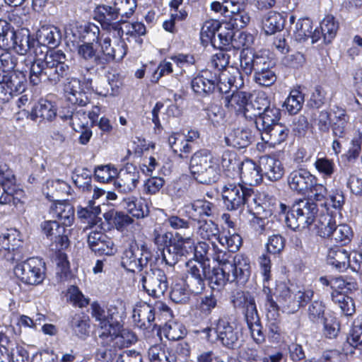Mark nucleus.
<instances>
[{"instance_id":"1","label":"nucleus","mask_w":362,"mask_h":362,"mask_svg":"<svg viewBox=\"0 0 362 362\" xmlns=\"http://www.w3.org/2000/svg\"><path fill=\"white\" fill-rule=\"evenodd\" d=\"M90 309L91 316L97 322L98 344L100 346L122 349L136 342L137 337L134 332L124 327L117 320L119 310L116 305L110 304L105 309L97 302H93Z\"/></svg>"},{"instance_id":"2","label":"nucleus","mask_w":362,"mask_h":362,"mask_svg":"<svg viewBox=\"0 0 362 362\" xmlns=\"http://www.w3.org/2000/svg\"><path fill=\"white\" fill-rule=\"evenodd\" d=\"M70 72L66 56L62 50L47 53L43 59H35L30 67L29 82L33 86L40 83L56 85Z\"/></svg>"},{"instance_id":"3","label":"nucleus","mask_w":362,"mask_h":362,"mask_svg":"<svg viewBox=\"0 0 362 362\" xmlns=\"http://www.w3.org/2000/svg\"><path fill=\"white\" fill-rule=\"evenodd\" d=\"M223 204L228 211L244 209L251 214H260L266 211V206L262 204L261 198L255 192L253 187L246 184L228 182L221 189Z\"/></svg>"},{"instance_id":"4","label":"nucleus","mask_w":362,"mask_h":362,"mask_svg":"<svg viewBox=\"0 0 362 362\" xmlns=\"http://www.w3.org/2000/svg\"><path fill=\"white\" fill-rule=\"evenodd\" d=\"M189 168L193 178L201 184L210 185L219 178L218 160L206 149L199 150L192 156Z\"/></svg>"},{"instance_id":"5","label":"nucleus","mask_w":362,"mask_h":362,"mask_svg":"<svg viewBox=\"0 0 362 362\" xmlns=\"http://www.w3.org/2000/svg\"><path fill=\"white\" fill-rule=\"evenodd\" d=\"M171 317L170 308L162 301H156L153 305L139 302L133 309L132 319L141 329H149L156 325V320Z\"/></svg>"},{"instance_id":"6","label":"nucleus","mask_w":362,"mask_h":362,"mask_svg":"<svg viewBox=\"0 0 362 362\" xmlns=\"http://www.w3.org/2000/svg\"><path fill=\"white\" fill-rule=\"evenodd\" d=\"M317 211V204L309 199H300L288 211L286 223L293 230L307 228L314 222Z\"/></svg>"},{"instance_id":"7","label":"nucleus","mask_w":362,"mask_h":362,"mask_svg":"<svg viewBox=\"0 0 362 362\" xmlns=\"http://www.w3.org/2000/svg\"><path fill=\"white\" fill-rule=\"evenodd\" d=\"M241 70L247 76L264 74L275 69L274 63L266 54L255 52L251 49H244L240 54Z\"/></svg>"},{"instance_id":"8","label":"nucleus","mask_w":362,"mask_h":362,"mask_svg":"<svg viewBox=\"0 0 362 362\" xmlns=\"http://www.w3.org/2000/svg\"><path fill=\"white\" fill-rule=\"evenodd\" d=\"M15 276L28 285H39L45 277V262L38 257H30L18 263L14 269Z\"/></svg>"},{"instance_id":"9","label":"nucleus","mask_w":362,"mask_h":362,"mask_svg":"<svg viewBox=\"0 0 362 362\" xmlns=\"http://www.w3.org/2000/svg\"><path fill=\"white\" fill-rule=\"evenodd\" d=\"M151 257V252L146 245L139 247L136 241L132 240L123 252L121 264L129 272H141L147 267Z\"/></svg>"},{"instance_id":"10","label":"nucleus","mask_w":362,"mask_h":362,"mask_svg":"<svg viewBox=\"0 0 362 362\" xmlns=\"http://www.w3.org/2000/svg\"><path fill=\"white\" fill-rule=\"evenodd\" d=\"M213 259L218 262L219 266L212 269L211 273L208 274L207 279L212 289H219L223 287L226 282H235V280L231 279V273L230 269L231 267L226 265L225 261H226L227 252L218 249L214 245Z\"/></svg>"},{"instance_id":"11","label":"nucleus","mask_w":362,"mask_h":362,"mask_svg":"<svg viewBox=\"0 0 362 362\" xmlns=\"http://www.w3.org/2000/svg\"><path fill=\"white\" fill-rule=\"evenodd\" d=\"M28 87L26 74L21 71H0V88L9 101L14 94L23 93Z\"/></svg>"},{"instance_id":"12","label":"nucleus","mask_w":362,"mask_h":362,"mask_svg":"<svg viewBox=\"0 0 362 362\" xmlns=\"http://www.w3.org/2000/svg\"><path fill=\"white\" fill-rule=\"evenodd\" d=\"M141 282L144 290L150 296L159 298L163 296L168 288L167 276L159 269H150L141 274Z\"/></svg>"},{"instance_id":"13","label":"nucleus","mask_w":362,"mask_h":362,"mask_svg":"<svg viewBox=\"0 0 362 362\" xmlns=\"http://www.w3.org/2000/svg\"><path fill=\"white\" fill-rule=\"evenodd\" d=\"M228 315H223L215 322L214 328L217 340L227 349H235L238 345L239 332L235 322Z\"/></svg>"},{"instance_id":"14","label":"nucleus","mask_w":362,"mask_h":362,"mask_svg":"<svg viewBox=\"0 0 362 362\" xmlns=\"http://www.w3.org/2000/svg\"><path fill=\"white\" fill-rule=\"evenodd\" d=\"M276 296L277 302L274 300L277 305L278 309L274 310H269L265 306L269 313L273 312V317L277 315L278 310L281 307L284 312L287 313H294L299 310V303L296 298L295 291L291 290L286 283L279 281L275 284V288H272V297Z\"/></svg>"},{"instance_id":"15","label":"nucleus","mask_w":362,"mask_h":362,"mask_svg":"<svg viewBox=\"0 0 362 362\" xmlns=\"http://www.w3.org/2000/svg\"><path fill=\"white\" fill-rule=\"evenodd\" d=\"M98 45L100 47L99 52L103 70L111 62L121 61L127 52V45L124 40H116L112 45L110 37L108 36L104 37L103 34L102 35V40Z\"/></svg>"},{"instance_id":"16","label":"nucleus","mask_w":362,"mask_h":362,"mask_svg":"<svg viewBox=\"0 0 362 362\" xmlns=\"http://www.w3.org/2000/svg\"><path fill=\"white\" fill-rule=\"evenodd\" d=\"M226 265L231 267V279L238 284H245L249 279L251 274L250 258L244 254L238 253L232 257L227 252Z\"/></svg>"},{"instance_id":"17","label":"nucleus","mask_w":362,"mask_h":362,"mask_svg":"<svg viewBox=\"0 0 362 362\" xmlns=\"http://www.w3.org/2000/svg\"><path fill=\"white\" fill-rule=\"evenodd\" d=\"M231 302L235 308H243V313L247 325L260 321L255 300L249 292L237 291L232 296Z\"/></svg>"},{"instance_id":"18","label":"nucleus","mask_w":362,"mask_h":362,"mask_svg":"<svg viewBox=\"0 0 362 362\" xmlns=\"http://www.w3.org/2000/svg\"><path fill=\"white\" fill-rule=\"evenodd\" d=\"M189 240L190 238H184L179 233H175L173 240L162 254L163 261L166 265L174 267L189 254L186 243Z\"/></svg>"},{"instance_id":"19","label":"nucleus","mask_w":362,"mask_h":362,"mask_svg":"<svg viewBox=\"0 0 362 362\" xmlns=\"http://www.w3.org/2000/svg\"><path fill=\"white\" fill-rule=\"evenodd\" d=\"M317 177L305 168L291 171L287 177L289 189L298 194H308L309 188L315 183Z\"/></svg>"},{"instance_id":"20","label":"nucleus","mask_w":362,"mask_h":362,"mask_svg":"<svg viewBox=\"0 0 362 362\" xmlns=\"http://www.w3.org/2000/svg\"><path fill=\"white\" fill-rule=\"evenodd\" d=\"M43 233L52 241L54 250H64L69 246V239L65 227L57 221H45L41 223Z\"/></svg>"},{"instance_id":"21","label":"nucleus","mask_w":362,"mask_h":362,"mask_svg":"<svg viewBox=\"0 0 362 362\" xmlns=\"http://www.w3.org/2000/svg\"><path fill=\"white\" fill-rule=\"evenodd\" d=\"M218 74L208 69L202 71L191 82L193 91L201 97L215 93Z\"/></svg>"},{"instance_id":"22","label":"nucleus","mask_w":362,"mask_h":362,"mask_svg":"<svg viewBox=\"0 0 362 362\" xmlns=\"http://www.w3.org/2000/svg\"><path fill=\"white\" fill-rule=\"evenodd\" d=\"M15 176L11 168L6 164H0V186L3 192L0 196V204H16L14 193L16 192Z\"/></svg>"},{"instance_id":"23","label":"nucleus","mask_w":362,"mask_h":362,"mask_svg":"<svg viewBox=\"0 0 362 362\" xmlns=\"http://www.w3.org/2000/svg\"><path fill=\"white\" fill-rule=\"evenodd\" d=\"M259 267L262 276L263 288L262 293L264 296V305L269 310L276 311L278 305L272 298V288L271 287V260L266 255H263L259 257Z\"/></svg>"},{"instance_id":"24","label":"nucleus","mask_w":362,"mask_h":362,"mask_svg":"<svg viewBox=\"0 0 362 362\" xmlns=\"http://www.w3.org/2000/svg\"><path fill=\"white\" fill-rule=\"evenodd\" d=\"M139 177V172L136 170L134 166L127 165L119 172L117 171L114 185L119 192L129 193L134 191L136 187Z\"/></svg>"},{"instance_id":"25","label":"nucleus","mask_w":362,"mask_h":362,"mask_svg":"<svg viewBox=\"0 0 362 362\" xmlns=\"http://www.w3.org/2000/svg\"><path fill=\"white\" fill-rule=\"evenodd\" d=\"M21 241L16 238L15 233H6L0 236V253L8 259L18 262L22 259Z\"/></svg>"},{"instance_id":"26","label":"nucleus","mask_w":362,"mask_h":362,"mask_svg":"<svg viewBox=\"0 0 362 362\" xmlns=\"http://www.w3.org/2000/svg\"><path fill=\"white\" fill-rule=\"evenodd\" d=\"M189 218L194 221L214 216L217 211L216 204L206 199H197L185 206Z\"/></svg>"},{"instance_id":"27","label":"nucleus","mask_w":362,"mask_h":362,"mask_svg":"<svg viewBox=\"0 0 362 362\" xmlns=\"http://www.w3.org/2000/svg\"><path fill=\"white\" fill-rule=\"evenodd\" d=\"M224 105L230 110H233L237 115H242L246 119H252L251 115H248L250 107V94L243 91L233 92L231 95H226L223 98Z\"/></svg>"},{"instance_id":"28","label":"nucleus","mask_w":362,"mask_h":362,"mask_svg":"<svg viewBox=\"0 0 362 362\" xmlns=\"http://www.w3.org/2000/svg\"><path fill=\"white\" fill-rule=\"evenodd\" d=\"M77 53L81 58V66L90 69L103 70L100 52L90 42H83L78 46Z\"/></svg>"},{"instance_id":"29","label":"nucleus","mask_w":362,"mask_h":362,"mask_svg":"<svg viewBox=\"0 0 362 362\" xmlns=\"http://www.w3.org/2000/svg\"><path fill=\"white\" fill-rule=\"evenodd\" d=\"M57 111L56 105L52 102L40 99L30 112L23 110V115L34 122H37L39 118L41 120L52 121L56 117Z\"/></svg>"},{"instance_id":"30","label":"nucleus","mask_w":362,"mask_h":362,"mask_svg":"<svg viewBox=\"0 0 362 362\" xmlns=\"http://www.w3.org/2000/svg\"><path fill=\"white\" fill-rule=\"evenodd\" d=\"M60 30L53 25H43L37 32L36 39L39 44L47 48L54 49L61 42Z\"/></svg>"},{"instance_id":"31","label":"nucleus","mask_w":362,"mask_h":362,"mask_svg":"<svg viewBox=\"0 0 362 362\" xmlns=\"http://www.w3.org/2000/svg\"><path fill=\"white\" fill-rule=\"evenodd\" d=\"M49 214L64 227L71 226L74 220V206L65 202H58L51 206Z\"/></svg>"},{"instance_id":"32","label":"nucleus","mask_w":362,"mask_h":362,"mask_svg":"<svg viewBox=\"0 0 362 362\" xmlns=\"http://www.w3.org/2000/svg\"><path fill=\"white\" fill-rule=\"evenodd\" d=\"M255 117V124L259 132L265 131L270 127L279 124L280 119L281 112L280 110L276 107L274 105H272L269 107H267L262 112H259L258 116L255 114L253 115Z\"/></svg>"},{"instance_id":"33","label":"nucleus","mask_w":362,"mask_h":362,"mask_svg":"<svg viewBox=\"0 0 362 362\" xmlns=\"http://www.w3.org/2000/svg\"><path fill=\"white\" fill-rule=\"evenodd\" d=\"M239 175L244 184L252 187L262 180L260 166L250 159L244 161Z\"/></svg>"},{"instance_id":"34","label":"nucleus","mask_w":362,"mask_h":362,"mask_svg":"<svg viewBox=\"0 0 362 362\" xmlns=\"http://www.w3.org/2000/svg\"><path fill=\"white\" fill-rule=\"evenodd\" d=\"M288 132L289 130L286 127L279 123L266 129L265 131L260 132L259 134L264 143L275 146L286 139Z\"/></svg>"},{"instance_id":"35","label":"nucleus","mask_w":362,"mask_h":362,"mask_svg":"<svg viewBox=\"0 0 362 362\" xmlns=\"http://www.w3.org/2000/svg\"><path fill=\"white\" fill-rule=\"evenodd\" d=\"M122 206L134 217L143 218L149 214L146 200L141 197L129 196L122 199Z\"/></svg>"},{"instance_id":"36","label":"nucleus","mask_w":362,"mask_h":362,"mask_svg":"<svg viewBox=\"0 0 362 362\" xmlns=\"http://www.w3.org/2000/svg\"><path fill=\"white\" fill-rule=\"evenodd\" d=\"M262 165L265 176L271 181L280 180L284 174V168L282 163L277 158L266 156L261 158L260 161Z\"/></svg>"},{"instance_id":"37","label":"nucleus","mask_w":362,"mask_h":362,"mask_svg":"<svg viewBox=\"0 0 362 362\" xmlns=\"http://www.w3.org/2000/svg\"><path fill=\"white\" fill-rule=\"evenodd\" d=\"M197 223V235L203 240L211 241L212 245H216L213 242V240H218L220 236V230L217 223L211 220L199 219L195 221Z\"/></svg>"},{"instance_id":"38","label":"nucleus","mask_w":362,"mask_h":362,"mask_svg":"<svg viewBox=\"0 0 362 362\" xmlns=\"http://www.w3.org/2000/svg\"><path fill=\"white\" fill-rule=\"evenodd\" d=\"M59 117L64 120H70V125L76 132H79L78 127L88 124L86 111L83 107H69L66 113L60 112Z\"/></svg>"},{"instance_id":"39","label":"nucleus","mask_w":362,"mask_h":362,"mask_svg":"<svg viewBox=\"0 0 362 362\" xmlns=\"http://www.w3.org/2000/svg\"><path fill=\"white\" fill-rule=\"evenodd\" d=\"M238 78L235 76H231L229 72L223 71L218 74V81L216 84L215 93H228L234 86L236 89L243 83L240 73L236 71Z\"/></svg>"},{"instance_id":"40","label":"nucleus","mask_w":362,"mask_h":362,"mask_svg":"<svg viewBox=\"0 0 362 362\" xmlns=\"http://www.w3.org/2000/svg\"><path fill=\"white\" fill-rule=\"evenodd\" d=\"M69 327L72 334L78 339H86L89 336V319L83 313L73 315L69 322Z\"/></svg>"},{"instance_id":"41","label":"nucleus","mask_w":362,"mask_h":362,"mask_svg":"<svg viewBox=\"0 0 362 362\" xmlns=\"http://www.w3.org/2000/svg\"><path fill=\"white\" fill-rule=\"evenodd\" d=\"M243 163L233 151H224L221 157V165L228 177L238 175Z\"/></svg>"},{"instance_id":"42","label":"nucleus","mask_w":362,"mask_h":362,"mask_svg":"<svg viewBox=\"0 0 362 362\" xmlns=\"http://www.w3.org/2000/svg\"><path fill=\"white\" fill-rule=\"evenodd\" d=\"M225 140L228 146L236 148H243L251 144L252 136L248 129L238 128L228 134Z\"/></svg>"},{"instance_id":"43","label":"nucleus","mask_w":362,"mask_h":362,"mask_svg":"<svg viewBox=\"0 0 362 362\" xmlns=\"http://www.w3.org/2000/svg\"><path fill=\"white\" fill-rule=\"evenodd\" d=\"M107 2L112 3V4H105L96 7L97 18L102 27L106 26L109 23H112V21L117 20L119 17V8H117L116 0Z\"/></svg>"},{"instance_id":"44","label":"nucleus","mask_w":362,"mask_h":362,"mask_svg":"<svg viewBox=\"0 0 362 362\" xmlns=\"http://www.w3.org/2000/svg\"><path fill=\"white\" fill-rule=\"evenodd\" d=\"M349 255L343 247H333L328 252L327 262L337 269L344 271L349 267Z\"/></svg>"},{"instance_id":"45","label":"nucleus","mask_w":362,"mask_h":362,"mask_svg":"<svg viewBox=\"0 0 362 362\" xmlns=\"http://www.w3.org/2000/svg\"><path fill=\"white\" fill-rule=\"evenodd\" d=\"M244 8L245 6L235 4V0H228L226 2L225 8L228 10L233 15L232 18L234 20L236 25L240 28L247 25L250 21V17Z\"/></svg>"},{"instance_id":"46","label":"nucleus","mask_w":362,"mask_h":362,"mask_svg":"<svg viewBox=\"0 0 362 362\" xmlns=\"http://www.w3.org/2000/svg\"><path fill=\"white\" fill-rule=\"evenodd\" d=\"M148 356L151 362H175V356L165 345L157 344L152 345L148 350Z\"/></svg>"},{"instance_id":"47","label":"nucleus","mask_w":362,"mask_h":362,"mask_svg":"<svg viewBox=\"0 0 362 362\" xmlns=\"http://www.w3.org/2000/svg\"><path fill=\"white\" fill-rule=\"evenodd\" d=\"M331 297L333 303L339 306L344 315L351 316L355 313L354 303L351 297L338 291H332Z\"/></svg>"},{"instance_id":"48","label":"nucleus","mask_w":362,"mask_h":362,"mask_svg":"<svg viewBox=\"0 0 362 362\" xmlns=\"http://www.w3.org/2000/svg\"><path fill=\"white\" fill-rule=\"evenodd\" d=\"M284 20L277 12H270L262 21V28L267 35H272L281 30L284 28Z\"/></svg>"},{"instance_id":"49","label":"nucleus","mask_w":362,"mask_h":362,"mask_svg":"<svg viewBox=\"0 0 362 362\" xmlns=\"http://www.w3.org/2000/svg\"><path fill=\"white\" fill-rule=\"evenodd\" d=\"M101 71L100 69H90L87 66H80L79 74L82 78L81 82L88 90L93 91L100 95L106 96L108 94V89L99 90L98 87H94L93 84L92 75Z\"/></svg>"},{"instance_id":"50","label":"nucleus","mask_w":362,"mask_h":362,"mask_svg":"<svg viewBox=\"0 0 362 362\" xmlns=\"http://www.w3.org/2000/svg\"><path fill=\"white\" fill-rule=\"evenodd\" d=\"M190 293L184 281L176 282L173 284L170 298L175 303L185 304L190 299Z\"/></svg>"},{"instance_id":"51","label":"nucleus","mask_w":362,"mask_h":362,"mask_svg":"<svg viewBox=\"0 0 362 362\" xmlns=\"http://www.w3.org/2000/svg\"><path fill=\"white\" fill-rule=\"evenodd\" d=\"M304 96L297 89L292 90L284 103V106L291 115L297 114L302 108Z\"/></svg>"},{"instance_id":"52","label":"nucleus","mask_w":362,"mask_h":362,"mask_svg":"<svg viewBox=\"0 0 362 362\" xmlns=\"http://www.w3.org/2000/svg\"><path fill=\"white\" fill-rule=\"evenodd\" d=\"M187 274L193 278L207 279L208 274L211 272L210 264L205 262H197V261H188L186 262Z\"/></svg>"},{"instance_id":"53","label":"nucleus","mask_w":362,"mask_h":362,"mask_svg":"<svg viewBox=\"0 0 362 362\" xmlns=\"http://www.w3.org/2000/svg\"><path fill=\"white\" fill-rule=\"evenodd\" d=\"M16 33L10 30L6 21L0 19V49L9 50L13 47Z\"/></svg>"},{"instance_id":"54","label":"nucleus","mask_w":362,"mask_h":362,"mask_svg":"<svg viewBox=\"0 0 362 362\" xmlns=\"http://www.w3.org/2000/svg\"><path fill=\"white\" fill-rule=\"evenodd\" d=\"M320 29L325 43H329L336 36L338 24L332 16H327L320 23Z\"/></svg>"},{"instance_id":"55","label":"nucleus","mask_w":362,"mask_h":362,"mask_svg":"<svg viewBox=\"0 0 362 362\" xmlns=\"http://www.w3.org/2000/svg\"><path fill=\"white\" fill-rule=\"evenodd\" d=\"M165 337L171 341H177L182 339L187 334L185 327L180 323H166L163 328Z\"/></svg>"},{"instance_id":"56","label":"nucleus","mask_w":362,"mask_h":362,"mask_svg":"<svg viewBox=\"0 0 362 362\" xmlns=\"http://www.w3.org/2000/svg\"><path fill=\"white\" fill-rule=\"evenodd\" d=\"M218 242L221 246L226 248L228 252H235L239 250L243 240L239 234L228 232L226 235H220Z\"/></svg>"},{"instance_id":"57","label":"nucleus","mask_w":362,"mask_h":362,"mask_svg":"<svg viewBox=\"0 0 362 362\" xmlns=\"http://www.w3.org/2000/svg\"><path fill=\"white\" fill-rule=\"evenodd\" d=\"M173 238L171 232L165 231L161 228H155L152 233L153 242L158 249L162 251V253L172 243Z\"/></svg>"},{"instance_id":"58","label":"nucleus","mask_w":362,"mask_h":362,"mask_svg":"<svg viewBox=\"0 0 362 362\" xmlns=\"http://www.w3.org/2000/svg\"><path fill=\"white\" fill-rule=\"evenodd\" d=\"M325 305L320 300L313 301L308 307V319L313 323L322 322L325 320Z\"/></svg>"},{"instance_id":"59","label":"nucleus","mask_w":362,"mask_h":362,"mask_svg":"<svg viewBox=\"0 0 362 362\" xmlns=\"http://www.w3.org/2000/svg\"><path fill=\"white\" fill-rule=\"evenodd\" d=\"M337 226L335 219L330 215L327 214L322 217L317 226V233L323 238L331 240L334 228Z\"/></svg>"},{"instance_id":"60","label":"nucleus","mask_w":362,"mask_h":362,"mask_svg":"<svg viewBox=\"0 0 362 362\" xmlns=\"http://www.w3.org/2000/svg\"><path fill=\"white\" fill-rule=\"evenodd\" d=\"M317 179L315 180V183L309 188L308 192L310 202H320L322 206H327V202H326V196L327 194V188L322 184L317 182Z\"/></svg>"},{"instance_id":"61","label":"nucleus","mask_w":362,"mask_h":362,"mask_svg":"<svg viewBox=\"0 0 362 362\" xmlns=\"http://www.w3.org/2000/svg\"><path fill=\"white\" fill-rule=\"evenodd\" d=\"M33 42L29 35L16 33L12 49L20 55H24L30 50Z\"/></svg>"},{"instance_id":"62","label":"nucleus","mask_w":362,"mask_h":362,"mask_svg":"<svg viewBox=\"0 0 362 362\" xmlns=\"http://www.w3.org/2000/svg\"><path fill=\"white\" fill-rule=\"evenodd\" d=\"M347 341L353 347L362 349V320H360L359 315L354 322Z\"/></svg>"},{"instance_id":"63","label":"nucleus","mask_w":362,"mask_h":362,"mask_svg":"<svg viewBox=\"0 0 362 362\" xmlns=\"http://www.w3.org/2000/svg\"><path fill=\"white\" fill-rule=\"evenodd\" d=\"M314 166L323 178L331 177L335 170L334 160L326 157L317 158Z\"/></svg>"},{"instance_id":"64","label":"nucleus","mask_w":362,"mask_h":362,"mask_svg":"<svg viewBox=\"0 0 362 362\" xmlns=\"http://www.w3.org/2000/svg\"><path fill=\"white\" fill-rule=\"evenodd\" d=\"M352 236L353 232L350 226L346 224H337L331 240L345 245L351 241Z\"/></svg>"}]
</instances>
